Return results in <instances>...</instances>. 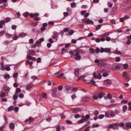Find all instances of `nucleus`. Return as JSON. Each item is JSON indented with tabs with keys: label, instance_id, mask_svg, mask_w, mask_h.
I'll return each instance as SVG.
<instances>
[{
	"label": "nucleus",
	"instance_id": "c9c22d12",
	"mask_svg": "<svg viewBox=\"0 0 131 131\" xmlns=\"http://www.w3.org/2000/svg\"><path fill=\"white\" fill-rule=\"evenodd\" d=\"M93 113L95 116H97L99 114V112L97 111H94Z\"/></svg>",
	"mask_w": 131,
	"mask_h": 131
},
{
	"label": "nucleus",
	"instance_id": "0e129e2a",
	"mask_svg": "<svg viewBox=\"0 0 131 131\" xmlns=\"http://www.w3.org/2000/svg\"><path fill=\"white\" fill-rule=\"evenodd\" d=\"M102 76L100 74H99L97 76V78L99 79H101L102 78Z\"/></svg>",
	"mask_w": 131,
	"mask_h": 131
},
{
	"label": "nucleus",
	"instance_id": "39448f33",
	"mask_svg": "<svg viewBox=\"0 0 131 131\" xmlns=\"http://www.w3.org/2000/svg\"><path fill=\"white\" fill-rule=\"evenodd\" d=\"M57 88H53L52 91V95L53 97H55L56 96V92L57 90Z\"/></svg>",
	"mask_w": 131,
	"mask_h": 131
},
{
	"label": "nucleus",
	"instance_id": "3c124183",
	"mask_svg": "<svg viewBox=\"0 0 131 131\" xmlns=\"http://www.w3.org/2000/svg\"><path fill=\"white\" fill-rule=\"evenodd\" d=\"M66 122L67 123L70 124H71L72 123V122L71 121L69 120H66Z\"/></svg>",
	"mask_w": 131,
	"mask_h": 131
},
{
	"label": "nucleus",
	"instance_id": "e2e57ef3",
	"mask_svg": "<svg viewBox=\"0 0 131 131\" xmlns=\"http://www.w3.org/2000/svg\"><path fill=\"white\" fill-rule=\"evenodd\" d=\"M63 15L64 16L67 17L69 15V14L68 12H65L63 13Z\"/></svg>",
	"mask_w": 131,
	"mask_h": 131
},
{
	"label": "nucleus",
	"instance_id": "72a5a7b5",
	"mask_svg": "<svg viewBox=\"0 0 131 131\" xmlns=\"http://www.w3.org/2000/svg\"><path fill=\"white\" fill-rule=\"evenodd\" d=\"M74 32V31L73 30H71L69 31V33L70 35H72Z\"/></svg>",
	"mask_w": 131,
	"mask_h": 131
},
{
	"label": "nucleus",
	"instance_id": "0eeeda50",
	"mask_svg": "<svg viewBox=\"0 0 131 131\" xmlns=\"http://www.w3.org/2000/svg\"><path fill=\"white\" fill-rule=\"evenodd\" d=\"M33 118H32L31 117H30L28 119H27L25 121V122L26 123H30L32 122L33 121Z\"/></svg>",
	"mask_w": 131,
	"mask_h": 131
},
{
	"label": "nucleus",
	"instance_id": "dca6fc26",
	"mask_svg": "<svg viewBox=\"0 0 131 131\" xmlns=\"http://www.w3.org/2000/svg\"><path fill=\"white\" fill-rule=\"evenodd\" d=\"M86 22L88 24H90L92 25L93 24H94L93 22L91 20H90L89 19H88L86 21Z\"/></svg>",
	"mask_w": 131,
	"mask_h": 131
},
{
	"label": "nucleus",
	"instance_id": "c756f323",
	"mask_svg": "<svg viewBox=\"0 0 131 131\" xmlns=\"http://www.w3.org/2000/svg\"><path fill=\"white\" fill-rule=\"evenodd\" d=\"M76 5L75 3L74 2H73L71 3V7H74Z\"/></svg>",
	"mask_w": 131,
	"mask_h": 131
},
{
	"label": "nucleus",
	"instance_id": "864d4df0",
	"mask_svg": "<svg viewBox=\"0 0 131 131\" xmlns=\"http://www.w3.org/2000/svg\"><path fill=\"white\" fill-rule=\"evenodd\" d=\"M114 113L115 114H117L120 113V112L119 110H116L114 111Z\"/></svg>",
	"mask_w": 131,
	"mask_h": 131
},
{
	"label": "nucleus",
	"instance_id": "412c9836",
	"mask_svg": "<svg viewBox=\"0 0 131 131\" xmlns=\"http://www.w3.org/2000/svg\"><path fill=\"white\" fill-rule=\"evenodd\" d=\"M105 83L107 84H111L112 82L111 80L107 79L104 81Z\"/></svg>",
	"mask_w": 131,
	"mask_h": 131
},
{
	"label": "nucleus",
	"instance_id": "338daca9",
	"mask_svg": "<svg viewBox=\"0 0 131 131\" xmlns=\"http://www.w3.org/2000/svg\"><path fill=\"white\" fill-rule=\"evenodd\" d=\"M93 97L94 100H96L97 99V98L98 97L96 95H94L93 96Z\"/></svg>",
	"mask_w": 131,
	"mask_h": 131
},
{
	"label": "nucleus",
	"instance_id": "13d9d810",
	"mask_svg": "<svg viewBox=\"0 0 131 131\" xmlns=\"http://www.w3.org/2000/svg\"><path fill=\"white\" fill-rule=\"evenodd\" d=\"M110 22L112 24H115V23L116 21L114 19H112L111 20Z\"/></svg>",
	"mask_w": 131,
	"mask_h": 131
},
{
	"label": "nucleus",
	"instance_id": "c03bdc74",
	"mask_svg": "<svg viewBox=\"0 0 131 131\" xmlns=\"http://www.w3.org/2000/svg\"><path fill=\"white\" fill-rule=\"evenodd\" d=\"M108 74L106 72H104V73L103 74L102 76L103 77H106L108 76Z\"/></svg>",
	"mask_w": 131,
	"mask_h": 131
},
{
	"label": "nucleus",
	"instance_id": "6e6d98bb",
	"mask_svg": "<svg viewBox=\"0 0 131 131\" xmlns=\"http://www.w3.org/2000/svg\"><path fill=\"white\" fill-rule=\"evenodd\" d=\"M61 117V118H65L66 117L63 114H61L60 115Z\"/></svg>",
	"mask_w": 131,
	"mask_h": 131
},
{
	"label": "nucleus",
	"instance_id": "f3484780",
	"mask_svg": "<svg viewBox=\"0 0 131 131\" xmlns=\"http://www.w3.org/2000/svg\"><path fill=\"white\" fill-rule=\"evenodd\" d=\"M79 70L78 68L75 69L74 70L75 73V75L77 76H78L79 75Z\"/></svg>",
	"mask_w": 131,
	"mask_h": 131
},
{
	"label": "nucleus",
	"instance_id": "f257e3e1",
	"mask_svg": "<svg viewBox=\"0 0 131 131\" xmlns=\"http://www.w3.org/2000/svg\"><path fill=\"white\" fill-rule=\"evenodd\" d=\"M124 126V124L122 122L118 123L117 122L116 123H113L110 124L109 126L108 127V128H111L116 129V127L118 126H120L121 127H123Z\"/></svg>",
	"mask_w": 131,
	"mask_h": 131
},
{
	"label": "nucleus",
	"instance_id": "79ce46f5",
	"mask_svg": "<svg viewBox=\"0 0 131 131\" xmlns=\"http://www.w3.org/2000/svg\"><path fill=\"white\" fill-rule=\"evenodd\" d=\"M84 76L83 75L81 76L79 78H81L82 79V80L83 81L85 82L86 81V80L85 79H84Z\"/></svg>",
	"mask_w": 131,
	"mask_h": 131
},
{
	"label": "nucleus",
	"instance_id": "69168bd1",
	"mask_svg": "<svg viewBox=\"0 0 131 131\" xmlns=\"http://www.w3.org/2000/svg\"><path fill=\"white\" fill-rule=\"evenodd\" d=\"M79 111V110L78 109H75L73 111V112L75 113H77Z\"/></svg>",
	"mask_w": 131,
	"mask_h": 131
},
{
	"label": "nucleus",
	"instance_id": "b1692460",
	"mask_svg": "<svg viewBox=\"0 0 131 131\" xmlns=\"http://www.w3.org/2000/svg\"><path fill=\"white\" fill-rule=\"evenodd\" d=\"M56 131H61V127L59 125H58L56 127Z\"/></svg>",
	"mask_w": 131,
	"mask_h": 131
},
{
	"label": "nucleus",
	"instance_id": "4468645a",
	"mask_svg": "<svg viewBox=\"0 0 131 131\" xmlns=\"http://www.w3.org/2000/svg\"><path fill=\"white\" fill-rule=\"evenodd\" d=\"M122 76L123 77H126L127 78H128L129 77L128 74L126 72H123Z\"/></svg>",
	"mask_w": 131,
	"mask_h": 131
},
{
	"label": "nucleus",
	"instance_id": "2f4dec72",
	"mask_svg": "<svg viewBox=\"0 0 131 131\" xmlns=\"http://www.w3.org/2000/svg\"><path fill=\"white\" fill-rule=\"evenodd\" d=\"M26 34L25 33H22L19 34V37H20L25 36H26Z\"/></svg>",
	"mask_w": 131,
	"mask_h": 131
},
{
	"label": "nucleus",
	"instance_id": "ea45409f",
	"mask_svg": "<svg viewBox=\"0 0 131 131\" xmlns=\"http://www.w3.org/2000/svg\"><path fill=\"white\" fill-rule=\"evenodd\" d=\"M106 117H107L111 118V116L110 115V114H109L107 113H106L105 114Z\"/></svg>",
	"mask_w": 131,
	"mask_h": 131
},
{
	"label": "nucleus",
	"instance_id": "e433bc0d",
	"mask_svg": "<svg viewBox=\"0 0 131 131\" xmlns=\"http://www.w3.org/2000/svg\"><path fill=\"white\" fill-rule=\"evenodd\" d=\"M89 51L91 53H94L95 51L94 49L92 48H90L89 49Z\"/></svg>",
	"mask_w": 131,
	"mask_h": 131
},
{
	"label": "nucleus",
	"instance_id": "de8ad7c7",
	"mask_svg": "<svg viewBox=\"0 0 131 131\" xmlns=\"http://www.w3.org/2000/svg\"><path fill=\"white\" fill-rule=\"evenodd\" d=\"M74 117L76 118H79L80 117V116L79 114H77L75 115Z\"/></svg>",
	"mask_w": 131,
	"mask_h": 131
},
{
	"label": "nucleus",
	"instance_id": "c85d7f7f",
	"mask_svg": "<svg viewBox=\"0 0 131 131\" xmlns=\"http://www.w3.org/2000/svg\"><path fill=\"white\" fill-rule=\"evenodd\" d=\"M13 106H11L9 107L8 109V111H10L13 110Z\"/></svg>",
	"mask_w": 131,
	"mask_h": 131
},
{
	"label": "nucleus",
	"instance_id": "2eb2a0df",
	"mask_svg": "<svg viewBox=\"0 0 131 131\" xmlns=\"http://www.w3.org/2000/svg\"><path fill=\"white\" fill-rule=\"evenodd\" d=\"M33 86V85L32 84H28L27 85L26 89L27 90H28L31 88Z\"/></svg>",
	"mask_w": 131,
	"mask_h": 131
},
{
	"label": "nucleus",
	"instance_id": "58836bf2",
	"mask_svg": "<svg viewBox=\"0 0 131 131\" xmlns=\"http://www.w3.org/2000/svg\"><path fill=\"white\" fill-rule=\"evenodd\" d=\"M107 97L109 99H111L112 96L111 94L110 93H108L107 95Z\"/></svg>",
	"mask_w": 131,
	"mask_h": 131
},
{
	"label": "nucleus",
	"instance_id": "6e6552de",
	"mask_svg": "<svg viewBox=\"0 0 131 131\" xmlns=\"http://www.w3.org/2000/svg\"><path fill=\"white\" fill-rule=\"evenodd\" d=\"M54 74L56 75V77L60 78L63 76L64 74L63 73L60 74L59 72H58L57 73H55Z\"/></svg>",
	"mask_w": 131,
	"mask_h": 131
},
{
	"label": "nucleus",
	"instance_id": "49530a36",
	"mask_svg": "<svg viewBox=\"0 0 131 131\" xmlns=\"http://www.w3.org/2000/svg\"><path fill=\"white\" fill-rule=\"evenodd\" d=\"M123 67L125 69H126L128 67V65L127 63H125L123 65Z\"/></svg>",
	"mask_w": 131,
	"mask_h": 131
},
{
	"label": "nucleus",
	"instance_id": "a211bd4d",
	"mask_svg": "<svg viewBox=\"0 0 131 131\" xmlns=\"http://www.w3.org/2000/svg\"><path fill=\"white\" fill-rule=\"evenodd\" d=\"M6 36L8 39L11 38H12L13 35L12 34L7 33L6 34Z\"/></svg>",
	"mask_w": 131,
	"mask_h": 131
},
{
	"label": "nucleus",
	"instance_id": "9b49d317",
	"mask_svg": "<svg viewBox=\"0 0 131 131\" xmlns=\"http://www.w3.org/2000/svg\"><path fill=\"white\" fill-rule=\"evenodd\" d=\"M105 94V93L104 92L98 93V98L99 99L102 98Z\"/></svg>",
	"mask_w": 131,
	"mask_h": 131
},
{
	"label": "nucleus",
	"instance_id": "a878e982",
	"mask_svg": "<svg viewBox=\"0 0 131 131\" xmlns=\"http://www.w3.org/2000/svg\"><path fill=\"white\" fill-rule=\"evenodd\" d=\"M113 53H115V54H122V53L120 51H117V49H116V51L114 52Z\"/></svg>",
	"mask_w": 131,
	"mask_h": 131
},
{
	"label": "nucleus",
	"instance_id": "cd10ccee",
	"mask_svg": "<svg viewBox=\"0 0 131 131\" xmlns=\"http://www.w3.org/2000/svg\"><path fill=\"white\" fill-rule=\"evenodd\" d=\"M67 50L64 48H63L61 49V52L62 53L66 52Z\"/></svg>",
	"mask_w": 131,
	"mask_h": 131
},
{
	"label": "nucleus",
	"instance_id": "5701e85b",
	"mask_svg": "<svg viewBox=\"0 0 131 131\" xmlns=\"http://www.w3.org/2000/svg\"><path fill=\"white\" fill-rule=\"evenodd\" d=\"M4 77L5 79H6L7 78H10L9 75L8 74L6 73L4 75Z\"/></svg>",
	"mask_w": 131,
	"mask_h": 131
},
{
	"label": "nucleus",
	"instance_id": "ddd939ff",
	"mask_svg": "<svg viewBox=\"0 0 131 131\" xmlns=\"http://www.w3.org/2000/svg\"><path fill=\"white\" fill-rule=\"evenodd\" d=\"M36 53L35 51L33 50H30L29 51V55H30L34 56Z\"/></svg>",
	"mask_w": 131,
	"mask_h": 131
},
{
	"label": "nucleus",
	"instance_id": "052dcab7",
	"mask_svg": "<svg viewBox=\"0 0 131 131\" xmlns=\"http://www.w3.org/2000/svg\"><path fill=\"white\" fill-rule=\"evenodd\" d=\"M62 88L63 87L62 86L60 85L58 87V90L60 91H61L62 90Z\"/></svg>",
	"mask_w": 131,
	"mask_h": 131
},
{
	"label": "nucleus",
	"instance_id": "4be33fe9",
	"mask_svg": "<svg viewBox=\"0 0 131 131\" xmlns=\"http://www.w3.org/2000/svg\"><path fill=\"white\" fill-rule=\"evenodd\" d=\"M9 128L11 129H14L15 128L14 124L13 123H11L9 124Z\"/></svg>",
	"mask_w": 131,
	"mask_h": 131
},
{
	"label": "nucleus",
	"instance_id": "9d476101",
	"mask_svg": "<svg viewBox=\"0 0 131 131\" xmlns=\"http://www.w3.org/2000/svg\"><path fill=\"white\" fill-rule=\"evenodd\" d=\"M89 100L90 99L89 98L84 97L82 98L81 101L82 102H86L89 101Z\"/></svg>",
	"mask_w": 131,
	"mask_h": 131
},
{
	"label": "nucleus",
	"instance_id": "09e8293b",
	"mask_svg": "<svg viewBox=\"0 0 131 131\" xmlns=\"http://www.w3.org/2000/svg\"><path fill=\"white\" fill-rule=\"evenodd\" d=\"M18 73H16L14 74L13 77L14 78H17L18 77Z\"/></svg>",
	"mask_w": 131,
	"mask_h": 131
},
{
	"label": "nucleus",
	"instance_id": "7c9ffc66",
	"mask_svg": "<svg viewBox=\"0 0 131 131\" xmlns=\"http://www.w3.org/2000/svg\"><path fill=\"white\" fill-rule=\"evenodd\" d=\"M66 90L67 91H69L71 90L72 89H71V88L69 86H67L65 87Z\"/></svg>",
	"mask_w": 131,
	"mask_h": 131
},
{
	"label": "nucleus",
	"instance_id": "4d7b16f0",
	"mask_svg": "<svg viewBox=\"0 0 131 131\" xmlns=\"http://www.w3.org/2000/svg\"><path fill=\"white\" fill-rule=\"evenodd\" d=\"M17 97L18 96L17 95H14L13 96V98L14 100H16L17 99Z\"/></svg>",
	"mask_w": 131,
	"mask_h": 131
},
{
	"label": "nucleus",
	"instance_id": "20e7f679",
	"mask_svg": "<svg viewBox=\"0 0 131 131\" xmlns=\"http://www.w3.org/2000/svg\"><path fill=\"white\" fill-rule=\"evenodd\" d=\"M75 56L76 57L75 59L76 60H79L81 59V56L80 55L79 52L78 51H77L75 54Z\"/></svg>",
	"mask_w": 131,
	"mask_h": 131
},
{
	"label": "nucleus",
	"instance_id": "a19ab883",
	"mask_svg": "<svg viewBox=\"0 0 131 131\" xmlns=\"http://www.w3.org/2000/svg\"><path fill=\"white\" fill-rule=\"evenodd\" d=\"M128 109L130 111H131V102H130L128 103Z\"/></svg>",
	"mask_w": 131,
	"mask_h": 131
},
{
	"label": "nucleus",
	"instance_id": "1a4fd4ad",
	"mask_svg": "<svg viewBox=\"0 0 131 131\" xmlns=\"http://www.w3.org/2000/svg\"><path fill=\"white\" fill-rule=\"evenodd\" d=\"M54 35L52 37V38L53 39H56V40H57L58 39V33L57 32H54L53 33Z\"/></svg>",
	"mask_w": 131,
	"mask_h": 131
},
{
	"label": "nucleus",
	"instance_id": "473e14b6",
	"mask_svg": "<svg viewBox=\"0 0 131 131\" xmlns=\"http://www.w3.org/2000/svg\"><path fill=\"white\" fill-rule=\"evenodd\" d=\"M101 25H98L96 28V30H97L99 29L101 27Z\"/></svg>",
	"mask_w": 131,
	"mask_h": 131
},
{
	"label": "nucleus",
	"instance_id": "423d86ee",
	"mask_svg": "<svg viewBox=\"0 0 131 131\" xmlns=\"http://www.w3.org/2000/svg\"><path fill=\"white\" fill-rule=\"evenodd\" d=\"M3 90L7 93L9 92L10 90L9 88L6 85L3 86Z\"/></svg>",
	"mask_w": 131,
	"mask_h": 131
},
{
	"label": "nucleus",
	"instance_id": "6ab92c4d",
	"mask_svg": "<svg viewBox=\"0 0 131 131\" xmlns=\"http://www.w3.org/2000/svg\"><path fill=\"white\" fill-rule=\"evenodd\" d=\"M110 113V115L111 117H114L115 116V113L114 111L111 110L110 112H109Z\"/></svg>",
	"mask_w": 131,
	"mask_h": 131
},
{
	"label": "nucleus",
	"instance_id": "f8f14e48",
	"mask_svg": "<svg viewBox=\"0 0 131 131\" xmlns=\"http://www.w3.org/2000/svg\"><path fill=\"white\" fill-rule=\"evenodd\" d=\"M126 126L127 128L131 129V122H129L126 124Z\"/></svg>",
	"mask_w": 131,
	"mask_h": 131
},
{
	"label": "nucleus",
	"instance_id": "603ef678",
	"mask_svg": "<svg viewBox=\"0 0 131 131\" xmlns=\"http://www.w3.org/2000/svg\"><path fill=\"white\" fill-rule=\"evenodd\" d=\"M10 19L8 18H6V19L5 20H4V21L7 23L10 20Z\"/></svg>",
	"mask_w": 131,
	"mask_h": 131
},
{
	"label": "nucleus",
	"instance_id": "4c0bfd02",
	"mask_svg": "<svg viewBox=\"0 0 131 131\" xmlns=\"http://www.w3.org/2000/svg\"><path fill=\"white\" fill-rule=\"evenodd\" d=\"M104 117V115L101 114L99 115L98 118L100 119H102Z\"/></svg>",
	"mask_w": 131,
	"mask_h": 131
},
{
	"label": "nucleus",
	"instance_id": "5fc2aeb1",
	"mask_svg": "<svg viewBox=\"0 0 131 131\" xmlns=\"http://www.w3.org/2000/svg\"><path fill=\"white\" fill-rule=\"evenodd\" d=\"M1 97H3L5 96V94L4 93L2 92L1 93L0 95Z\"/></svg>",
	"mask_w": 131,
	"mask_h": 131
},
{
	"label": "nucleus",
	"instance_id": "aec40b11",
	"mask_svg": "<svg viewBox=\"0 0 131 131\" xmlns=\"http://www.w3.org/2000/svg\"><path fill=\"white\" fill-rule=\"evenodd\" d=\"M21 92V90L19 88H17L16 89V92L15 93L18 94V93H20Z\"/></svg>",
	"mask_w": 131,
	"mask_h": 131
},
{
	"label": "nucleus",
	"instance_id": "f704fd0d",
	"mask_svg": "<svg viewBox=\"0 0 131 131\" xmlns=\"http://www.w3.org/2000/svg\"><path fill=\"white\" fill-rule=\"evenodd\" d=\"M127 106L126 105H125L123 106V111L125 112L126 111V110L127 109Z\"/></svg>",
	"mask_w": 131,
	"mask_h": 131
},
{
	"label": "nucleus",
	"instance_id": "f03ea898",
	"mask_svg": "<svg viewBox=\"0 0 131 131\" xmlns=\"http://www.w3.org/2000/svg\"><path fill=\"white\" fill-rule=\"evenodd\" d=\"M29 16L33 18V19L36 21L39 20L40 19V17H37L38 16H39V14L38 13L31 14L29 15Z\"/></svg>",
	"mask_w": 131,
	"mask_h": 131
},
{
	"label": "nucleus",
	"instance_id": "bf43d9fd",
	"mask_svg": "<svg viewBox=\"0 0 131 131\" xmlns=\"http://www.w3.org/2000/svg\"><path fill=\"white\" fill-rule=\"evenodd\" d=\"M26 63L30 65H31L33 63L32 62L30 61L29 60H27L26 61Z\"/></svg>",
	"mask_w": 131,
	"mask_h": 131
},
{
	"label": "nucleus",
	"instance_id": "8fccbe9b",
	"mask_svg": "<svg viewBox=\"0 0 131 131\" xmlns=\"http://www.w3.org/2000/svg\"><path fill=\"white\" fill-rule=\"evenodd\" d=\"M100 49L98 48H97L95 50V52L96 53H99L100 52Z\"/></svg>",
	"mask_w": 131,
	"mask_h": 131
},
{
	"label": "nucleus",
	"instance_id": "bb28decb",
	"mask_svg": "<svg viewBox=\"0 0 131 131\" xmlns=\"http://www.w3.org/2000/svg\"><path fill=\"white\" fill-rule=\"evenodd\" d=\"M29 15V13L28 12H26L23 14L24 16L25 17H27Z\"/></svg>",
	"mask_w": 131,
	"mask_h": 131
},
{
	"label": "nucleus",
	"instance_id": "680f3d73",
	"mask_svg": "<svg viewBox=\"0 0 131 131\" xmlns=\"http://www.w3.org/2000/svg\"><path fill=\"white\" fill-rule=\"evenodd\" d=\"M107 5H108V6L110 7H111L112 6V5H113L110 2H108V3H107Z\"/></svg>",
	"mask_w": 131,
	"mask_h": 131
},
{
	"label": "nucleus",
	"instance_id": "774afa93",
	"mask_svg": "<svg viewBox=\"0 0 131 131\" xmlns=\"http://www.w3.org/2000/svg\"><path fill=\"white\" fill-rule=\"evenodd\" d=\"M120 58L119 57H117L116 58V61L117 62H118L120 60Z\"/></svg>",
	"mask_w": 131,
	"mask_h": 131
},
{
	"label": "nucleus",
	"instance_id": "7ed1b4c3",
	"mask_svg": "<svg viewBox=\"0 0 131 131\" xmlns=\"http://www.w3.org/2000/svg\"><path fill=\"white\" fill-rule=\"evenodd\" d=\"M104 52H107L109 53H111V51L110 49L109 48H104L102 47H101L100 52L102 53Z\"/></svg>",
	"mask_w": 131,
	"mask_h": 131
},
{
	"label": "nucleus",
	"instance_id": "a18cd8bd",
	"mask_svg": "<svg viewBox=\"0 0 131 131\" xmlns=\"http://www.w3.org/2000/svg\"><path fill=\"white\" fill-rule=\"evenodd\" d=\"M42 97L43 98L46 99L47 98V95L46 93H43L42 94Z\"/></svg>",
	"mask_w": 131,
	"mask_h": 131
},
{
	"label": "nucleus",
	"instance_id": "37998d69",
	"mask_svg": "<svg viewBox=\"0 0 131 131\" xmlns=\"http://www.w3.org/2000/svg\"><path fill=\"white\" fill-rule=\"evenodd\" d=\"M69 29L68 28H64L63 31L65 32H67L68 31Z\"/></svg>",
	"mask_w": 131,
	"mask_h": 131
},
{
	"label": "nucleus",
	"instance_id": "393cba45",
	"mask_svg": "<svg viewBox=\"0 0 131 131\" xmlns=\"http://www.w3.org/2000/svg\"><path fill=\"white\" fill-rule=\"evenodd\" d=\"M84 122H86L85 121H84L83 119H81L80 120H79L78 122V124H80L83 123Z\"/></svg>",
	"mask_w": 131,
	"mask_h": 131
}]
</instances>
